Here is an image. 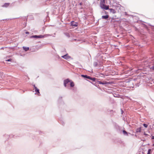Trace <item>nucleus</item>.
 Returning <instances> with one entry per match:
<instances>
[{
  "instance_id": "obj_8",
  "label": "nucleus",
  "mask_w": 154,
  "mask_h": 154,
  "mask_svg": "<svg viewBox=\"0 0 154 154\" xmlns=\"http://www.w3.org/2000/svg\"><path fill=\"white\" fill-rule=\"evenodd\" d=\"M23 48L25 51H27L29 50V48L28 47H23Z\"/></svg>"
},
{
  "instance_id": "obj_12",
  "label": "nucleus",
  "mask_w": 154,
  "mask_h": 154,
  "mask_svg": "<svg viewBox=\"0 0 154 154\" xmlns=\"http://www.w3.org/2000/svg\"><path fill=\"white\" fill-rule=\"evenodd\" d=\"M81 76L82 77H84L85 78H87L88 79H89V78H90V76H88L87 75H82Z\"/></svg>"
},
{
  "instance_id": "obj_16",
  "label": "nucleus",
  "mask_w": 154,
  "mask_h": 154,
  "mask_svg": "<svg viewBox=\"0 0 154 154\" xmlns=\"http://www.w3.org/2000/svg\"><path fill=\"white\" fill-rule=\"evenodd\" d=\"M143 126L145 127V128H147V126H148V125L146 124H143Z\"/></svg>"
},
{
  "instance_id": "obj_15",
  "label": "nucleus",
  "mask_w": 154,
  "mask_h": 154,
  "mask_svg": "<svg viewBox=\"0 0 154 154\" xmlns=\"http://www.w3.org/2000/svg\"><path fill=\"white\" fill-rule=\"evenodd\" d=\"M123 132L124 134H127V135H128V133H127V132L126 131H125L123 130Z\"/></svg>"
},
{
  "instance_id": "obj_3",
  "label": "nucleus",
  "mask_w": 154,
  "mask_h": 154,
  "mask_svg": "<svg viewBox=\"0 0 154 154\" xmlns=\"http://www.w3.org/2000/svg\"><path fill=\"white\" fill-rule=\"evenodd\" d=\"M34 89L35 90V91L36 92L37 94L39 95L40 92L39 91V90L35 86V85L34 86Z\"/></svg>"
},
{
  "instance_id": "obj_18",
  "label": "nucleus",
  "mask_w": 154,
  "mask_h": 154,
  "mask_svg": "<svg viewBox=\"0 0 154 154\" xmlns=\"http://www.w3.org/2000/svg\"><path fill=\"white\" fill-rule=\"evenodd\" d=\"M150 69L154 70V66H153L150 67Z\"/></svg>"
},
{
  "instance_id": "obj_19",
  "label": "nucleus",
  "mask_w": 154,
  "mask_h": 154,
  "mask_svg": "<svg viewBox=\"0 0 154 154\" xmlns=\"http://www.w3.org/2000/svg\"><path fill=\"white\" fill-rule=\"evenodd\" d=\"M144 135L146 136L149 135L148 134H146L145 133H144Z\"/></svg>"
},
{
  "instance_id": "obj_23",
  "label": "nucleus",
  "mask_w": 154,
  "mask_h": 154,
  "mask_svg": "<svg viewBox=\"0 0 154 154\" xmlns=\"http://www.w3.org/2000/svg\"><path fill=\"white\" fill-rule=\"evenodd\" d=\"M153 145H154V144H153Z\"/></svg>"
},
{
  "instance_id": "obj_2",
  "label": "nucleus",
  "mask_w": 154,
  "mask_h": 154,
  "mask_svg": "<svg viewBox=\"0 0 154 154\" xmlns=\"http://www.w3.org/2000/svg\"><path fill=\"white\" fill-rule=\"evenodd\" d=\"M44 37V36L42 35H32L30 37L31 38H43Z\"/></svg>"
},
{
  "instance_id": "obj_7",
  "label": "nucleus",
  "mask_w": 154,
  "mask_h": 154,
  "mask_svg": "<svg viewBox=\"0 0 154 154\" xmlns=\"http://www.w3.org/2000/svg\"><path fill=\"white\" fill-rule=\"evenodd\" d=\"M71 25L72 26H77V23L74 22V21L72 22L71 23Z\"/></svg>"
},
{
  "instance_id": "obj_14",
  "label": "nucleus",
  "mask_w": 154,
  "mask_h": 154,
  "mask_svg": "<svg viewBox=\"0 0 154 154\" xmlns=\"http://www.w3.org/2000/svg\"><path fill=\"white\" fill-rule=\"evenodd\" d=\"M89 79L92 80L94 82L95 81V80H96V79L95 78H92L91 77H90V78H89Z\"/></svg>"
},
{
  "instance_id": "obj_4",
  "label": "nucleus",
  "mask_w": 154,
  "mask_h": 154,
  "mask_svg": "<svg viewBox=\"0 0 154 154\" xmlns=\"http://www.w3.org/2000/svg\"><path fill=\"white\" fill-rule=\"evenodd\" d=\"M98 82L99 84H101L103 85H108L109 84V82L106 81L101 82L99 81H98Z\"/></svg>"
},
{
  "instance_id": "obj_20",
  "label": "nucleus",
  "mask_w": 154,
  "mask_h": 154,
  "mask_svg": "<svg viewBox=\"0 0 154 154\" xmlns=\"http://www.w3.org/2000/svg\"><path fill=\"white\" fill-rule=\"evenodd\" d=\"M11 59H9L6 60V61H11Z\"/></svg>"
},
{
  "instance_id": "obj_5",
  "label": "nucleus",
  "mask_w": 154,
  "mask_h": 154,
  "mask_svg": "<svg viewBox=\"0 0 154 154\" xmlns=\"http://www.w3.org/2000/svg\"><path fill=\"white\" fill-rule=\"evenodd\" d=\"M69 82H70V81L69 79H67L64 80V85L65 87H66V84H68Z\"/></svg>"
},
{
  "instance_id": "obj_1",
  "label": "nucleus",
  "mask_w": 154,
  "mask_h": 154,
  "mask_svg": "<svg viewBox=\"0 0 154 154\" xmlns=\"http://www.w3.org/2000/svg\"><path fill=\"white\" fill-rule=\"evenodd\" d=\"M105 0H103V2L100 3V7L101 8L107 10L109 9V6L108 5H106L105 4Z\"/></svg>"
},
{
  "instance_id": "obj_22",
  "label": "nucleus",
  "mask_w": 154,
  "mask_h": 154,
  "mask_svg": "<svg viewBox=\"0 0 154 154\" xmlns=\"http://www.w3.org/2000/svg\"><path fill=\"white\" fill-rule=\"evenodd\" d=\"M26 34H27V33H28H28H29V32H26Z\"/></svg>"
},
{
  "instance_id": "obj_13",
  "label": "nucleus",
  "mask_w": 154,
  "mask_h": 154,
  "mask_svg": "<svg viewBox=\"0 0 154 154\" xmlns=\"http://www.w3.org/2000/svg\"><path fill=\"white\" fill-rule=\"evenodd\" d=\"M70 82V85L71 87H73L74 86V84L73 82L71 81Z\"/></svg>"
},
{
  "instance_id": "obj_9",
  "label": "nucleus",
  "mask_w": 154,
  "mask_h": 154,
  "mask_svg": "<svg viewBox=\"0 0 154 154\" xmlns=\"http://www.w3.org/2000/svg\"><path fill=\"white\" fill-rule=\"evenodd\" d=\"M109 16L108 15L102 16V18L103 19H107L109 18Z\"/></svg>"
},
{
  "instance_id": "obj_17",
  "label": "nucleus",
  "mask_w": 154,
  "mask_h": 154,
  "mask_svg": "<svg viewBox=\"0 0 154 154\" xmlns=\"http://www.w3.org/2000/svg\"><path fill=\"white\" fill-rule=\"evenodd\" d=\"M151 152V149H149L148 150L147 154H150Z\"/></svg>"
},
{
  "instance_id": "obj_10",
  "label": "nucleus",
  "mask_w": 154,
  "mask_h": 154,
  "mask_svg": "<svg viewBox=\"0 0 154 154\" xmlns=\"http://www.w3.org/2000/svg\"><path fill=\"white\" fill-rule=\"evenodd\" d=\"M9 3H5L2 6L3 7H8L9 6Z\"/></svg>"
},
{
  "instance_id": "obj_6",
  "label": "nucleus",
  "mask_w": 154,
  "mask_h": 154,
  "mask_svg": "<svg viewBox=\"0 0 154 154\" xmlns=\"http://www.w3.org/2000/svg\"><path fill=\"white\" fill-rule=\"evenodd\" d=\"M61 57L65 59H68L70 58V57H69L67 54H65L63 56H61Z\"/></svg>"
},
{
  "instance_id": "obj_11",
  "label": "nucleus",
  "mask_w": 154,
  "mask_h": 154,
  "mask_svg": "<svg viewBox=\"0 0 154 154\" xmlns=\"http://www.w3.org/2000/svg\"><path fill=\"white\" fill-rule=\"evenodd\" d=\"M141 128H137L136 129V132H141Z\"/></svg>"
},
{
  "instance_id": "obj_21",
  "label": "nucleus",
  "mask_w": 154,
  "mask_h": 154,
  "mask_svg": "<svg viewBox=\"0 0 154 154\" xmlns=\"http://www.w3.org/2000/svg\"><path fill=\"white\" fill-rule=\"evenodd\" d=\"M152 139H154V136H152Z\"/></svg>"
}]
</instances>
